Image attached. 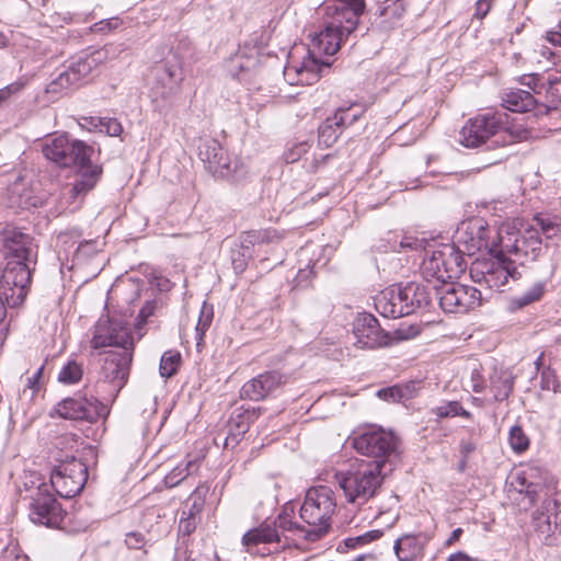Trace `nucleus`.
<instances>
[{
	"label": "nucleus",
	"instance_id": "f257e3e1",
	"mask_svg": "<svg viewBox=\"0 0 561 561\" xmlns=\"http://www.w3.org/2000/svg\"><path fill=\"white\" fill-rule=\"evenodd\" d=\"M365 9V0H327L318 10L323 16L319 31L309 34L308 48H294L284 68V78L290 85L316 83L330 62L323 56H333L344 36L356 27Z\"/></svg>",
	"mask_w": 561,
	"mask_h": 561
},
{
	"label": "nucleus",
	"instance_id": "f03ea898",
	"mask_svg": "<svg viewBox=\"0 0 561 561\" xmlns=\"http://www.w3.org/2000/svg\"><path fill=\"white\" fill-rule=\"evenodd\" d=\"M456 240L468 255L479 251L489 254L514 253L519 256L537 257L541 251V239L537 229L531 228L520 233L515 220H506L497 228L490 227L481 217L462 221L457 231Z\"/></svg>",
	"mask_w": 561,
	"mask_h": 561
},
{
	"label": "nucleus",
	"instance_id": "7ed1b4c3",
	"mask_svg": "<svg viewBox=\"0 0 561 561\" xmlns=\"http://www.w3.org/2000/svg\"><path fill=\"white\" fill-rule=\"evenodd\" d=\"M508 484V492L528 497V505L524 510L542 500L533 513V523L542 542L552 546L556 534L561 535V504L552 496L556 486L548 472L534 465L522 467L511 473Z\"/></svg>",
	"mask_w": 561,
	"mask_h": 561
},
{
	"label": "nucleus",
	"instance_id": "20e7f679",
	"mask_svg": "<svg viewBox=\"0 0 561 561\" xmlns=\"http://www.w3.org/2000/svg\"><path fill=\"white\" fill-rule=\"evenodd\" d=\"M43 154L60 167H77L76 182L64 193V209L75 211L83 196L98 183L102 169L90 161L93 149L81 140H70L65 135L51 138L43 146Z\"/></svg>",
	"mask_w": 561,
	"mask_h": 561
},
{
	"label": "nucleus",
	"instance_id": "39448f33",
	"mask_svg": "<svg viewBox=\"0 0 561 561\" xmlns=\"http://www.w3.org/2000/svg\"><path fill=\"white\" fill-rule=\"evenodd\" d=\"M2 242L8 263L0 278V288L9 304L21 305L31 284V264L36 261V245L28 234L16 228H5Z\"/></svg>",
	"mask_w": 561,
	"mask_h": 561
},
{
	"label": "nucleus",
	"instance_id": "423d86ee",
	"mask_svg": "<svg viewBox=\"0 0 561 561\" xmlns=\"http://www.w3.org/2000/svg\"><path fill=\"white\" fill-rule=\"evenodd\" d=\"M386 470L382 461L356 460L345 470L334 476L345 501L355 506H363L380 491Z\"/></svg>",
	"mask_w": 561,
	"mask_h": 561
},
{
	"label": "nucleus",
	"instance_id": "0eeeda50",
	"mask_svg": "<svg viewBox=\"0 0 561 561\" xmlns=\"http://www.w3.org/2000/svg\"><path fill=\"white\" fill-rule=\"evenodd\" d=\"M335 510L336 500L331 488L325 485L310 488L300 506V518L311 526V529L301 531L304 537L314 541L325 535L331 527Z\"/></svg>",
	"mask_w": 561,
	"mask_h": 561
},
{
	"label": "nucleus",
	"instance_id": "6e6552de",
	"mask_svg": "<svg viewBox=\"0 0 561 561\" xmlns=\"http://www.w3.org/2000/svg\"><path fill=\"white\" fill-rule=\"evenodd\" d=\"M490 259H477L470 266V276L474 283H484L489 288L500 289L507 285L510 279L517 280L522 274L518 266L536 257L519 256L514 253L491 254Z\"/></svg>",
	"mask_w": 561,
	"mask_h": 561
},
{
	"label": "nucleus",
	"instance_id": "1a4fd4ad",
	"mask_svg": "<svg viewBox=\"0 0 561 561\" xmlns=\"http://www.w3.org/2000/svg\"><path fill=\"white\" fill-rule=\"evenodd\" d=\"M466 262L454 244L444 243L426 251L420 271L423 278L433 286L458 278L466 270Z\"/></svg>",
	"mask_w": 561,
	"mask_h": 561
},
{
	"label": "nucleus",
	"instance_id": "9d476101",
	"mask_svg": "<svg viewBox=\"0 0 561 561\" xmlns=\"http://www.w3.org/2000/svg\"><path fill=\"white\" fill-rule=\"evenodd\" d=\"M106 48L85 50L72 58L67 68L61 71L47 88L48 92L58 93L77 87L94 69L106 62Z\"/></svg>",
	"mask_w": 561,
	"mask_h": 561
},
{
	"label": "nucleus",
	"instance_id": "9b49d317",
	"mask_svg": "<svg viewBox=\"0 0 561 561\" xmlns=\"http://www.w3.org/2000/svg\"><path fill=\"white\" fill-rule=\"evenodd\" d=\"M500 128V123L494 115H478L462 126L459 131V142L468 148L478 147L501 133ZM502 133L510 134L512 141H523L530 137V133L518 125H513Z\"/></svg>",
	"mask_w": 561,
	"mask_h": 561
},
{
	"label": "nucleus",
	"instance_id": "f8f14e48",
	"mask_svg": "<svg viewBox=\"0 0 561 561\" xmlns=\"http://www.w3.org/2000/svg\"><path fill=\"white\" fill-rule=\"evenodd\" d=\"M133 350H114L106 353L98 380L99 387L114 399L125 386Z\"/></svg>",
	"mask_w": 561,
	"mask_h": 561
},
{
	"label": "nucleus",
	"instance_id": "ddd939ff",
	"mask_svg": "<svg viewBox=\"0 0 561 561\" xmlns=\"http://www.w3.org/2000/svg\"><path fill=\"white\" fill-rule=\"evenodd\" d=\"M434 290L439 306L445 312L466 313L478 308L482 301L480 290L472 286L454 283V280L435 285Z\"/></svg>",
	"mask_w": 561,
	"mask_h": 561
},
{
	"label": "nucleus",
	"instance_id": "4468645a",
	"mask_svg": "<svg viewBox=\"0 0 561 561\" xmlns=\"http://www.w3.org/2000/svg\"><path fill=\"white\" fill-rule=\"evenodd\" d=\"M352 445L357 453L373 458L370 461L381 460L386 470L388 458L396 448V437L391 432L370 425L353 437Z\"/></svg>",
	"mask_w": 561,
	"mask_h": 561
},
{
	"label": "nucleus",
	"instance_id": "2eb2a0df",
	"mask_svg": "<svg viewBox=\"0 0 561 561\" xmlns=\"http://www.w3.org/2000/svg\"><path fill=\"white\" fill-rule=\"evenodd\" d=\"M282 530H295L302 531L304 527L294 523L290 519L289 514L285 511L278 516V519L274 524H262L257 528L251 529L243 535L242 543L247 548V551L252 554L266 556L272 552L271 549L260 548L261 545L279 543Z\"/></svg>",
	"mask_w": 561,
	"mask_h": 561
},
{
	"label": "nucleus",
	"instance_id": "dca6fc26",
	"mask_svg": "<svg viewBox=\"0 0 561 561\" xmlns=\"http://www.w3.org/2000/svg\"><path fill=\"white\" fill-rule=\"evenodd\" d=\"M30 519L34 524L57 528L64 520L59 502L49 493L48 485L39 483L31 491Z\"/></svg>",
	"mask_w": 561,
	"mask_h": 561
},
{
	"label": "nucleus",
	"instance_id": "f3484780",
	"mask_svg": "<svg viewBox=\"0 0 561 561\" xmlns=\"http://www.w3.org/2000/svg\"><path fill=\"white\" fill-rule=\"evenodd\" d=\"M88 479L87 466L80 460L60 465L51 472L50 485L61 497H72L84 486Z\"/></svg>",
	"mask_w": 561,
	"mask_h": 561
},
{
	"label": "nucleus",
	"instance_id": "a211bd4d",
	"mask_svg": "<svg viewBox=\"0 0 561 561\" xmlns=\"http://www.w3.org/2000/svg\"><path fill=\"white\" fill-rule=\"evenodd\" d=\"M91 346L94 350L115 346L117 350H133L130 330L116 321L101 319L94 327Z\"/></svg>",
	"mask_w": 561,
	"mask_h": 561
},
{
	"label": "nucleus",
	"instance_id": "6ab92c4d",
	"mask_svg": "<svg viewBox=\"0 0 561 561\" xmlns=\"http://www.w3.org/2000/svg\"><path fill=\"white\" fill-rule=\"evenodd\" d=\"M56 412L64 419L85 420L88 422H95L101 417H106L108 414L105 404L95 399L83 397L64 399L57 404Z\"/></svg>",
	"mask_w": 561,
	"mask_h": 561
},
{
	"label": "nucleus",
	"instance_id": "aec40b11",
	"mask_svg": "<svg viewBox=\"0 0 561 561\" xmlns=\"http://www.w3.org/2000/svg\"><path fill=\"white\" fill-rule=\"evenodd\" d=\"M352 336L353 344L360 350H374L389 344V336L380 329L377 319L368 313L355 319Z\"/></svg>",
	"mask_w": 561,
	"mask_h": 561
},
{
	"label": "nucleus",
	"instance_id": "412c9836",
	"mask_svg": "<svg viewBox=\"0 0 561 561\" xmlns=\"http://www.w3.org/2000/svg\"><path fill=\"white\" fill-rule=\"evenodd\" d=\"M259 65L260 55L256 48H241L227 61L226 69L232 78L250 83Z\"/></svg>",
	"mask_w": 561,
	"mask_h": 561
},
{
	"label": "nucleus",
	"instance_id": "4be33fe9",
	"mask_svg": "<svg viewBox=\"0 0 561 561\" xmlns=\"http://www.w3.org/2000/svg\"><path fill=\"white\" fill-rule=\"evenodd\" d=\"M283 383L278 373L261 374L243 385L241 396L253 401H260L272 394Z\"/></svg>",
	"mask_w": 561,
	"mask_h": 561
},
{
	"label": "nucleus",
	"instance_id": "5701e85b",
	"mask_svg": "<svg viewBox=\"0 0 561 561\" xmlns=\"http://www.w3.org/2000/svg\"><path fill=\"white\" fill-rule=\"evenodd\" d=\"M357 115H350V110L339 108L333 116L328 117L319 127V144L325 148L331 147L341 133V127L350 125L357 119Z\"/></svg>",
	"mask_w": 561,
	"mask_h": 561
},
{
	"label": "nucleus",
	"instance_id": "b1692460",
	"mask_svg": "<svg viewBox=\"0 0 561 561\" xmlns=\"http://www.w3.org/2000/svg\"><path fill=\"white\" fill-rule=\"evenodd\" d=\"M375 308L385 318L397 319L407 316L397 285L383 289L375 297Z\"/></svg>",
	"mask_w": 561,
	"mask_h": 561
},
{
	"label": "nucleus",
	"instance_id": "393cba45",
	"mask_svg": "<svg viewBox=\"0 0 561 561\" xmlns=\"http://www.w3.org/2000/svg\"><path fill=\"white\" fill-rule=\"evenodd\" d=\"M427 543L426 535H404L396 540L393 550L399 561H414L423 557Z\"/></svg>",
	"mask_w": 561,
	"mask_h": 561
},
{
	"label": "nucleus",
	"instance_id": "a878e982",
	"mask_svg": "<svg viewBox=\"0 0 561 561\" xmlns=\"http://www.w3.org/2000/svg\"><path fill=\"white\" fill-rule=\"evenodd\" d=\"M208 170L216 176L233 181L242 180L248 173L242 160L238 157L232 158L226 151L221 152V154L213 161Z\"/></svg>",
	"mask_w": 561,
	"mask_h": 561
},
{
	"label": "nucleus",
	"instance_id": "bb28decb",
	"mask_svg": "<svg viewBox=\"0 0 561 561\" xmlns=\"http://www.w3.org/2000/svg\"><path fill=\"white\" fill-rule=\"evenodd\" d=\"M402 296L407 316L425 308L431 301L427 288L419 283L410 282L404 286L397 285Z\"/></svg>",
	"mask_w": 561,
	"mask_h": 561
},
{
	"label": "nucleus",
	"instance_id": "cd10ccee",
	"mask_svg": "<svg viewBox=\"0 0 561 561\" xmlns=\"http://www.w3.org/2000/svg\"><path fill=\"white\" fill-rule=\"evenodd\" d=\"M178 89L179 82L174 78V73L165 67L151 88L152 102L159 104L168 101L178 92Z\"/></svg>",
	"mask_w": 561,
	"mask_h": 561
},
{
	"label": "nucleus",
	"instance_id": "c85d7f7f",
	"mask_svg": "<svg viewBox=\"0 0 561 561\" xmlns=\"http://www.w3.org/2000/svg\"><path fill=\"white\" fill-rule=\"evenodd\" d=\"M503 106L511 112H528L535 106V99L529 91L516 89L506 92L502 99Z\"/></svg>",
	"mask_w": 561,
	"mask_h": 561
},
{
	"label": "nucleus",
	"instance_id": "c756f323",
	"mask_svg": "<svg viewBox=\"0 0 561 561\" xmlns=\"http://www.w3.org/2000/svg\"><path fill=\"white\" fill-rule=\"evenodd\" d=\"M199 458L186 459L185 462L174 467L165 477L164 483L168 488H174L188 476L194 474L199 469Z\"/></svg>",
	"mask_w": 561,
	"mask_h": 561
},
{
	"label": "nucleus",
	"instance_id": "7c9ffc66",
	"mask_svg": "<svg viewBox=\"0 0 561 561\" xmlns=\"http://www.w3.org/2000/svg\"><path fill=\"white\" fill-rule=\"evenodd\" d=\"M198 157L208 169L225 150L214 138H203L197 146Z\"/></svg>",
	"mask_w": 561,
	"mask_h": 561
},
{
	"label": "nucleus",
	"instance_id": "2f4dec72",
	"mask_svg": "<svg viewBox=\"0 0 561 561\" xmlns=\"http://www.w3.org/2000/svg\"><path fill=\"white\" fill-rule=\"evenodd\" d=\"M432 413L438 419L461 416L470 420L472 414L462 408L458 401H446L432 409Z\"/></svg>",
	"mask_w": 561,
	"mask_h": 561
},
{
	"label": "nucleus",
	"instance_id": "473e14b6",
	"mask_svg": "<svg viewBox=\"0 0 561 561\" xmlns=\"http://www.w3.org/2000/svg\"><path fill=\"white\" fill-rule=\"evenodd\" d=\"M83 369L81 364L76 360H69L58 374V381L65 385H73L81 380Z\"/></svg>",
	"mask_w": 561,
	"mask_h": 561
},
{
	"label": "nucleus",
	"instance_id": "72a5a7b5",
	"mask_svg": "<svg viewBox=\"0 0 561 561\" xmlns=\"http://www.w3.org/2000/svg\"><path fill=\"white\" fill-rule=\"evenodd\" d=\"M181 362V354L178 351L165 352L160 360L159 371L162 377L173 376Z\"/></svg>",
	"mask_w": 561,
	"mask_h": 561
},
{
	"label": "nucleus",
	"instance_id": "f704fd0d",
	"mask_svg": "<svg viewBox=\"0 0 561 561\" xmlns=\"http://www.w3.org/2000/svg\"><path fill=\"white\" fill-rule=\"evenodd\" d=\"M405 12L403 0H385L380 9V15L387 22H396L401 19Z\"/></svg>",
	"mask_w": 561,
	"mask_h": 561
},
{
	"label": "nucleus",
	"instance_id": "c9c22d12",
	"mask_svg": "<svg viewBox=\"0 0 561 561\" xmlns=\"http://www.w3.org/2000/svg\"><path fill=\"white\" fill-rule=\"evenodd\" d=\"M545 293V284L536 283L528 288L523 295L515 298L514 302L519 307H525L531 302L539 300Z\"/></svg>",
	"mask_w": 561,
	"mask_h": 561
},
{
	"label": "nucleus",
	"instance_id": "e433bc0d",
	"mask_svg": "<svg viewBox=\"0 0 561 561\" xmlns=\"http://www.w3.org/2000/svg\"><path fill=\"white\" fill-rule=\"evenodd\" d=\"M508 442L512 449L516 453L525 451L529 446V439L518 425L513 426L510 431Z\"/></svg>",
	"mask_w": 561,
	"mask_h": 561
},
{
	"label": "nucleus",
	"instance_id": "4c0bfd02",
	"mask_svg": "<svg viewBox=\"0 0 561 561\" xmlns=\"http://www.w3.org/2000/svg\"><path fill=\"white\" fill-rule=\"evenodd\" d=\"M512 388V381L507 377H500L497 380H493L491 383V389L494 392V399L496 401H503L506 399L510 396Z\"/></svg>",
	"mask_w": 561,
	"mask_h": 561
},
{
	"label": "nucleus",
	"instance_id": "58836bf2",
	"mask_svg": "<svg viewBox=\"0 0 561 561\" xmlns=\"http://www.w3.org/2000/svg\"><path fill=\"white\" fill-rule=\"evenodd\" d=\"M280 238V234L273 229L252 231L248 234V239L250 242L259 243L277 242Z\"/></svg>",
	"mask_w": 561,
	"mask_h": 561
},
{
	"label": "nucleus",
	"instance_id": "ea45409f",
	"mask_svg": "<svg viewBox=\"0 0 561 561\" xmlns=\"http://www.w3.org/2000/svg\"><path fill=\"white\" fill-rule=\"evenodd\" d=\"M213 321V312L206 309L204 305L201 311L198 322L196 324V339L203 340L205 332L208 330Z\"/></svg>",
	"mask_w": 561,
	"mask_h": 561
},
{
	"label": "nucleus",
	"instance_id": "a19ab883",
	"mask_svg": "<svg viewBox=\"0 0 561 561\" xmlns=\"http://www.w3.org/2000/svg\"><path fill=\"white\" fill-rule=\"evenodd\" d=\"M20 184L19 183H15L12 187H11V206L12 207H19V208H27L30 206H36V203L35 202H32L31 201V197L30 196H25V195H22L20 194Z\"/></svg>",
	"mask_w": 561,
	"mask_h": 561
},
{
	"label": "nucleus",
	"instance_id": "79ce46f5",
	"mask_svg": "<svg viewBox=\"0 0 561 561\" xmlns=\"http://www.w3.org/2000/svg\"><path fill=\"white\" fill-rule=\"evenodd\" d=\"M196 528V517L192 511H183L179 523V531L183 535H190Z\"/></svg>",
	"mask_w": 561,
	"mask_h": 561
},
{
	"label": "nucleus",
	"instance_id": "37998d69",
	"mask_svg": "<svg viewBox=\"0 0 561 561\" xmlns=\"http://www.w3.org/2000/svg\"><path fill=\"white\" fill-rule=\"evenodd\" d=\"M310 146L308 142H299L288 149L285 152V160L287 163H294L298 161L304 154H306L309 150Z\"/></svg>",
	"mask_w": 561,
	"mask_h": 561
},
{
	"label": "nucleus",
	"instance_id": "c03bdc74",
	"mask_svg": "<svg viewBox=\"0 0 561 561\" xmlns=\"http://www.w3.org/2000/svg\"><path fill=\"white\" fill-rule=\"evenodd\" d=\"M100 130L105 131L110 136H118L123 127L115 118H100Z\"/></svg>",
	"mask_w": 561,
	"mask_h": 561
},
{
	"label": "nucleus",
	"instance_id": "a18cd8bd",
	"mask_svg": "<svg viewBox=\"0 0 561 561\" xmlns=\"http://www.w3.org/2000/svg\"><path fill=\"white\" fill-rule=\"evenodd\" d=\"M537 224L548 239L556 237L560 232L559 226L550 219L538 218Z\"/></svg>",
	"mask_w": 561,
	"mask_h": 561
},
{
	"label": "nucleus",
	"instance_id": "49530a36",
	"mask_svg": "<svg viewBox=\"0 0 561 561\" xmlns=\"http://www.w3.org/2000/svg\"><path fill=\"white\" fill-rule=\"evenodd\" d=\"M99 250H98V244L95 241H85V242H82L80 243V245L78 247L77 249V256L78 257H84V256H89L91 254H94L96 253Z\"/></svg>",
	"mask_w": 561,
	"mask_h": 561
},
{
	"label": "nucleus",
	"instance_id": "de8ad7c7",
	"mask_svg": "<svg viewBox=\"0 0 561 561\" xmlns=\"http://www.w3.org/2000/svg\"><path fill=\"white\" fill-rule=\"evenodd\" d=\"M548 89L547 91L554 98L561 99V77L549 76L547 79Z\"/></svg>",
	"mask_w": 561,
	"mask_h": 561
},
{
	"label": "nucleus",
	"instance_id": "09e8293b",
	"mask_svg": "<svg viewBox=\"0 0 561 561\" xmlns=\"http://www.w3.org/2000/svg\"><path fill=\"white\" fill-rule=\"evenodd\" d=\"M125 543L129 549H140L145 545V539L139 533H128Z\"/></svg>",
	"mask_w": 561,
	"mask_h": 561
},
{
	"label": "nucleus",
	"instance_id": "8fccbe9b",
	"mask_svg": "<svg viewBox=\"0 0 561 561\" xmlns=\"http://www.w3.org/2000/svg\"><path fill=\"white\" fill-rule=\"evenodd\" d=\"M377 394L379 398L385 399L387 401H398L402 397L401 390L397 387L381 389L377 392Z\"/></svg>",
	"mask_w": 561,
	"mask_h": 561
},
{
	"label": "nucleus",
	"instance_id": "3c124183",
	"mask_svg": "<svg viewBox=\"0 0 561 561\" xmlns=\"http://www.w3.org/2000/svg\"><path fill=\"white\" fill-rule=\"evenodd\" d=\"M491 8L490 0H478L476 3V15L480 19L484 18Z\"/></svg>",
	"mask_w": 561,
	"mask_h": 561
},
{
	"label": "nucleus",
	"instance_id": "603ef678",
	"mask_svg": "<svg viewBox=\"0 0 561 561\" xmlns=\"http://www.w3.org/2000/svg\"><path fill=\"white\" fill-rule=\"evenodd\" d=\"M382 534H383L382 530H379V529L369 530V531L365 533L364 535H362V538H363L364 543H368V542L379 539L382 536Z\"/></svg>",
	"mask_w": 561,
	"mask_h": 561
},
{
	"label": "nucleus",
	"instance_id": "864d4df0",
	"mask_svg": "<svg viewBox=\"0 0 561 561\" xmlns=\"http://www.w3.org/2000/svg\"><path fill=\"white\" fill-rule=\"evenodd\" d=\"M537 81H538V78L537 76L535 75H528V76H525L523 78V84L524 85H527L529 89H531L534 92L538 93L539 91L537 90Z\"/></svg>",
	"mask_w": 561,
	"mask_h": 561
},
{
	"label": "nucleus",
	"instance_id": "5fc2aeb1",
	"mask_svg": "<svg viewBox=\"0 0 561 561\" xmlns=\"http://www.w3.org/2000/svg\"><path fill=\"white\" fill-rule=\"evenodd\" d=\"M118 25H119V20L118 19H112V20H108V21H101L100 23L95 24V26H99L100 31L116 28Z\"/></svg>",
	"mask_w": 561,
	"mask_h": 561
},
{
	"label": "nucleus",
	"instance_id": "6e6d98bb",
	"mask_svg": "<svg viewBox=\"0 0 561 561\" xmlns=\"http://www.w3.org/2000/svg\"><path fill=\"white\" fill-rule=\"evenodd\" d=\"M472 390L474 392H482V390L484 389V382L483 380L481 379L480 375L478 373H473L472 374Z\"/></svg>",
	"mask_w": 561,
	"mask_h": 561
},
{
	"label": "nucleus",
	"instance_id": "4d7b16f0",
	"mask_svg": "<svg viewBox=\"0 0 561 561\" xmlns=\"http://www.w3.org/2000/svg\"><path fill=\"white\" fill-rule=\"evenodd\" d=\"M190 500L193 501L190 511H192L195 515L196 513L202 511L204 502L203 500L196 496V491L191 495Z\"/></svg>",
	"mask_w": 561,
	"mask_h": 561
},
{
	"label": "nucleus",
	"instance_id": "13d9d810",
	"mask_svg": "<svg viewBox=\"0 0 561 561\" xmlns=\"http://www.w3.org/2000/svg\"><path fill=\"white\" fill-rule=\"evenodd\" d=\"M43 369H44V367H43V366H41V367H39V368L34 373V375H33L31 378H28V382H27V385H28V387H30V388H32V389H37V383H38L39 378L42 377Z\"/></svg>",
	"mask_w": 561,
	"mask_h": 561
},
{
	"label": "nucleus",
	"instance_id": "bf43d9fd",
	"mask_svg": "<svg viewBox=\"0 0 561 561\" xmlns=\"http://www.w3.org/2000/svg\"><path fill=\"white\" fill-rule=\"evenodd\" d=\"M547 41H549L553 45L561 46V33L557 31L547 32Z\"/></svg>",
	"mask_w": 561,
	"mask_h": 561
},
{
	"label": "nucleus",
	"instance_id": "052dcab7",
	"mask_svg": "<svg viewBox=\"0 0 561 561\" xmlns=\"http://www.w3.org/2000/svg\"><path fill=\"white\" fill-rule=\"evenodd\" d=\"M362 545H365L363 541L362 535L357 536V537H350V538L345 539V546L348 548H355V547L362 546Z\"/></svg>",
	"mask_w": 561,
	"mask_h": 561
},
{
	"label": "nucleus",
	"instance_id": "680f3d73",
	"mask_svg": "<svg viewBox=\"0 0 561 561\" xmlns=\"http://www.w3.org/2000/svg\"><path fill=\"white\" fill-rule=\"evenodd\" d=\"M447 561H474L472 558H470L468 554L463 552H456L449 556Z\"/></svg>",
	"mask_w": 561,
	"mask_h": 561
},
{
	"label": "nucleus",
	"instance_id": "e2e57ef3",
	"mask_svg": "<svg viewBox=\"0 0 561 561\" xmlns=\"http://www.w3.org/2000/svg\"><path fill=\"white\" fill-rule=\"evenodd\" d=\"M153 313V306L151 304H147L145 305L140 311H139V317L142 318V319H147L148 317H150L151 314Z\"/></svg>",
	"mask_w": 561,
	"mask_h": 561
},
{
	"label": "nucleus",
	"instance_id": "0e129e2a",
	"mask_svg": "<svg viewBox=\"0 0 561 561\" xmlns=\"http://www.w3.org/2000/svg\"><path fill=\"white\" fill-rule=\"evenodd\" d=\"M462 534V529L461 528H456L453 530L451 535L449 536V538L447 539L446 543L447 545H453L455 541H457L459 539V537L461 536Z\"/></svg>",
	"mask_w": 561,
	"mask_h": 561
},
{
	"label": "nucleus",
	"instance_id": "69168bd1",
	"mask_svg": "<svg viewBox=\"0 0 561 561\" xmlns=\"http://www.w3.org/2000/svg\"><path fill=\"white\" fill-rule=\"evenodd\" d=\"M9 43V37L4 33L0 32V47H5Z\"/></svg>",
	"mask_w": 561,
	"mask_h": 561
},
{
	"label": "nucleus",
	"instance_id": "338daca9",
	"mask_svg": "<svg viewBox=\"0 0 561 561\" xmlns=\"http://www.w3.org/2000/svg\"><path fill=\"white\" fill-rule=\"evenodd\" d=\"M542 380L546 381V388L547 389H550V383H551V380H550V375L547 374V373H542Z\"/></svg>",
	"mask_w": 561,
	"mask_h": 561
},
{
	"label": "nucleus",
	"instance_id": "774afa93",
	"mask_svg": "<svg viewBox=\"0 0 561 561\" xmlns=\"http://www.w3.org/2000/svg\"><path fill=\"white\" fill-rule=\"evenodd\" d=\"M471 401L474 405H481L482 404V400L480 398H476V397H472L471 398Z\"/></svg>",
	"mask_w": 561,
	"mask_h": 561
}]
</instances>
